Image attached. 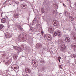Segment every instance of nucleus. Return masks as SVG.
<instances>
[{"label": "nucleus", "mask_w": 76, "mask_h": 76, "mask_svg": "<svg viewBox=\"0 0 76 76\" xmlns=\"http://www.w3.org/2000/svg\"><path fill=\"white\" fill-rule=\"evenodd\" d=\"M45 37L46 39H47L48 41H51V39H52V38H51V35L49 34H45Z\"/></svg>", "instance_id": "f257e3e1"}, {"label": "nucleus", "mask_w": 76, "mask_h": 76, "mask_svg": "<svg viewBox=\"0 0 76 76\" xmlns=\"http://www.w3.org/2000/svg\"><path fill=\"white\" fill-rule=\"evenodd\" d=\"M57 35L60 37L61 36V32L60 31H58L57 32L55 31L54 32L53 36L55 37V36H56Z\"/></svg>", "instance_id": "f03ea898"}, {"label": "nucleus", "mask_w": 76, "mask_h": 76, "mask_svg": "<svg viewBox=\"0 0 76 76\" xmlns=\"http://www.w3.org/2000/svg\"><path fill=\"white\" fill-rule=\"evenodd\" d=\"M32 63H34V64H33V65L34 67H37L38 65V61H34L32 60Z\"/></svg>", "instance_id": "7ed1b4c3"}, {"label": "nucleus", "mask_w": 76, "mask_h": 76, "mask_svg": "<svg viewBox=\"0 0 76 76\" xmlns=\"http://www.w3.org/2000/svg\"><path fill=\"white\" fill-rule=\"evenodd\" d=\"M53 24L54 26H59V22L57 20H54L53 22Z\"/></svg>", "instance_id": "20e7f679"}, {"label": "nucleus", "mask_w": 76, "mask_h": 76, "mask_svg": "<svg viewBox=\"0 0 76 76\" xmlns=\"http://www.w3.org/2000/svg\"><path fill=\"white\" fill-rule=\"evenodd\" d=\"M65 49L66 46L65 45L63 44L62 45V46L61 48V51H64V50H65Z\"/></svg>", "instance_id": "39448f33"}, {"label": "nucleus", "mask_w": 76, "mask_h": 76, "mask_svg": "<svg viewBox=\"0 0 76 76\" xmlns=\"http://www.w3.org/2000/svg\"><path fill=\"white\" fill-rule=\"evenodd\" d=\"M11 37L10 34L8 32H7L5 34V37L7 38H9Z\"/></svg>", "instance_id": "423d86ee"}, {"label": "nucleus", "mask_w": 76, "mask_h": 76, "mask_svg": "<svg viewBox=\"0 0 76 76\" xmlns=\"http://www.w3.org/2000/svg\"><path fill=\"white\" fill-rule=\"evenodd\" d=\"M25 71L26 73H30L31 72V71L30 70V69L28 68H26L25 69Z\"/></svg>", "instance_id": "0eeeda50"}, {"label": "nucleus", "mask_w": 76, "mask_h": 76, "mask_svg": "<svg viewBox=\"0 0 76 76\" xmlns=\"http://www.w3.org/2000/svg\"><path fill=\"white\" fill-rule=\"evenodd\" d=\"M18 67V68H19V66H18V65L14 64L13 65L11 66V68L12 69H13V67H14V69H17V67Z\"/></svg>", "instance_id": "6e6552de"}, {"label": "nucleus", "mask_w": 76, "mask_h": 76, "mask_svg": "<svg viewBox=\"0 0 76 76\" xmlns=\"http://www.w3.org/2000/svg\"><path fill=\"white\" fill-rule=\"evenodd\" d=\"M48 31L50 33H52L53 32V28H49L48 29Z\"/></svg>", "instance_id": "1a4fd4ad"}, {"label": "nucleus", "mask_w": 76, "mask_h": 76, "mask_svg": "<svg viewBox=\"0 0 76 76\" xmlns=\"http://www.w3.org/2000/svg\"><path fill=\"white\" fill-rule=\"evenodd\" d=\"M36 47H42V45L40 44H37L36 45Z\"/></svg>", "instance_id": "9d476101"}, {"label": "nucleus", "mask_w": 76, "mask_h": 76, "mask_svg": "<svg viewBox=\"0 0 76 76\" xmlns=\"http://www.w3.org/2000/svg\"><path fill=\"white\" fill-rule=\"evenodd\" d=\"M6 21V19L5 18H3L1 20L2 23H5Z\"/></svg>", "instance_id": "9b49d317"}, {"label": "nucleus", "mask_w": 76, "mask_h": 76, "mask_svg": "<svg viewBox=\"0 0 76 76\" xmlns=\"http://www.w3.org/2000/svg\"><path fill=\"white\" fill-rule=\"evenodd\" d=\"M18 16L19 15L18 14H15L13 15L14 18H19Z\"/></svg>", "instance_id": "f8f14e48"}, {"label": "nucleus", "mask_w": 76, "mask_h": 76, "mask_svg": "<svg viewBox=\"0 0 76 76\" xmlns=\"http://www.w3.org/2000/svg\"><path fill=\"white\" fill-rule=\"evenodd\" d=\"M65 40L66 42H70V38L69 37H66L65 39Z\"/></svg>", "instance_id": "ddd939ff"}, {"label": "nucleus", "mask_w": 76, "mask_h": 76, "mask_svg": "<svg viewBox=\"0 0 76 76\" xmlns=\"http://www.w3.org/2000/svg\"><path fill=\"white\" fill-rule=\"evenodd\" d=\"M67 29H66L67 30H70L71 29V28H72L71 27V26L70 25H69V26H68L67 27Z\"/></svg>", "instance_id": "4468645a"}, {"label": "nucleus", "mask_w": 76, "mask_h": 76, "mask_svg": "<svg viewBox=\"0 0 76 76\" xmlns=\"http://www.w3.org/2000/svg\"><path fill=\"white\" fill-rule=\"evenodd\" d=\"M69 19H70V20H72V21H73V20H74V18L71 16H69Z\"/></svg>", "instance_id": "2eb2a0df"}, {"label": "nucleus", "mask_w": 76, "mask_h": 76, "mask_svg": "<svg viewBox=\"0 0 76 76\" xmlns=\"http://www.w3.org/2000/svg\"><path fill=\"white\" fill-rule=\"evenodd\" d=\"M3 27H4V26H3V25L0 24V30H1V29H2Z\"/></svg>", "instance_id": "dca6fc26"}, {"label": "nucleus", "mask_w": 76, "mask_h": 76, "mask_svg": "<svg viewBox=\"0 0 76 76\" xmlns=\"http://www.w3.org/2000/svg\"><path fill=\"white\" fill-rule=\"evenodd\" d=\"M18 28H19V29H20V31H22V27H21L19 25L18 26Z\"/></svg>", "instance_id": "f3484780"}, {"label": "nucleus", "mask_w": 76, "mask_h": 76, "mask_svg": "<svg viewBox=\"0 0 76 76\" xmlns=\"http://www.w3.org/2000/svg\"><path fill=\"white\" fill-rule=\"evenodd\" d=\"M18 50L19 51H21V50H22V48H21V47L18 48Z\"/></svg>", "instance_id": "a211bd4d"}, {"label": "nucleus", "mask_w": 76, "mask_h": 76, "mask_svg": "<svg viewBox=\"0 0 76 76\" xmlns=\"http://www.w3.org/2000/svg\"><path fill=\"white\" fill-rule=\"evenodd\" d=\"M14 48L15 50H18V47L17 46H14Z\"/></svg>", "instance_id": "6ab92c4d"}, {"label": "nucleus", "mask_w": 76, "mask_h": 76, "mask_svg": "<svg viewBox=\"0 0 76 76\" xmlns=\"http://www.w3.org/2000/svg\"><path fill=\"white\" fill-rule=\"evenodd\" d=\"M46 69V67H45V66H43V67L42 68V70H45Z\"/></svg>", "instance_id": "aec40b11"}, {"label": "nucleus", "mask_w": 76, "mask_h": 76, "mask_svg": "<svg viewBox=\"0 0 76 76\" xmlns=\"http://www.w3.org/2000/svg\"><path fill=\"white\" fill-rule=\"evenodd\" d=\"M17 57H18V56H17V55H15L14 56V58L15 59V60H16L17 59Z\"/></svg>", "instance_id": "412c9836"}, {"label": "nucleus", "mask_w": 76, "mask_h": 76, "mask_svg": "<svg viewBox=\"0 0 76 76\" xmlns=\"http://www.w3.org/2000/svg\"><path fill=\"white\" fill-rule=\"evenodd\" d=\"M40 62L41 63H42V64H43V63H45V62H44V60H41L40 61Z\"/></svg>", "instance_id": "4be33fe9"}, {"label": "nucleus", "mask_w": 76, "mask_h": 76, "mask_svg": "<svg viewBox=\"0 0 76 76\" xmlns=\"http://www.w3.org/2000/svg\"><path fill=\"white\" fill-rule=\"evenodd\" d=\"M41 11L42 13H45V11H44V9L42 8L41 10Z\"/></svg>", "instance_id": "5701e85b"}, {"label": "nucleus", "mask_w": 76, "mask_h": 76, "mask_svg": "<svg viewBox=\"0 0 76 76\" xmlns=\"http://www.w3.org/2000/svg\"><path fill=\"white\" fill-rule=\"evenodd\" d=\"M32 24L33 25L35 24V21L33 20V21L32 22Z\"/></svg>", "instance_id": "b1692460"}, {"label": "nucleus", "mask_w": 76, "mask_h": 76, "mask_svg": "<svg viewBox=\"0 0 76 76\" xmlns=\"http://www.w3.org/2000/svg\"><path fill=\"white\" fill-rule=\"evenodd\" d=\"M73 38L74 39H75V40H76V37L75 36H74L73 37Z\"/></svg>", "instance_id": "393cba45"}, {"label": "nucleus", "mask_w": 76, "mask_h": 76, "mask_svg": "<svg viewBox=\"0 0 76 76\" xmlns=\"http://www.w3.org/2000/svg\"><path fill=\"white\" fill-rule=\"evenodd\" d=\"M23 6L24 7H26H26H27L26 5L25 4H23Z\"/></svg>", "instance_id": "a878e982"}, {"label": "nucleus", "mask_w": 76, "mask_h": 76, "mask_svg": "<svg viewBox=\"0 0 76 76\" xmlns=\"http://www.w3.org/2000/svg\"><path fill=\"white\" fill-rule=\"evenodd\" d=\"M22 39H23V41H26V38H22Z\"/></svg>", "instance_id": "bb28decb"}, {"label": "nucleus", "mask_w": 76, "mask_h": 76, "mask_svg": "<svg viewBox=\"0 0 76 76\" xmlns=\"http://www.w3.org/2000/svg\"><path fill=\"white\" fill-rule=\"evenodd\" d=\"M73 57L75 58L76 57V55L75 54H73Z\"/></svg>", "instance_id": "cd10ccee"}, {"label": "nucleus", "mask_w": 76, "mask_h": 76, "mask_svg": "<svg viewBox=\"0 0 76 76\" xmlns=\"http://www.w3.org/2000/svg\"><path fill=\"white\" fill-rule=\"evenodd\" d=\"M15 0H11L12 2H15Z\"/></svg>", "instance_id": "c85d7f7f"}, {"label": "nucleus", "mask_w": 76, "mask_h": 76, "mask_svg": "<svg viewBox=\"0 0 76 76\" xmlns=\"http://www.w3.org/2000/svg\"><path fill=\"white\" fill-rule=\"evenodd\" d=\"M63 6H64V7H66V5L64 4H63Z\"/></svg>", "instance_id": "c756f323"}, {"label": "nucleus", "mask_w": 76, "mask_h": 76, "mask_svg": "<svg viewBox=\"0 0 76 76\" xmlns=\"http://www.w3.org/2000/svg\"><path fill=\"white\" fill-rule=\"evenodd\" d=\"M61 43H62V44H63V40H62L61 41Z\"/></svg>", "instance_id": "7c9ffc66"}, {"label": "nucleus", "mask_w": 76, "mask_h": 76, "mask_svg": "<svg viewBox=\"0 0 76 76\" xmlns=\"http://www.w3.org/2000/svg\"><path fill=\"white\" fill-rule=\"evenodd\" d=\"M21 47H22V48H24V45H22L21 46Z\"/></svg>", "instance_id": "2f4dec72"}, {"label": "nucleus", "mask_w": 76, "mask_h": 76, "mask_svg": "<svg viewBox=\"0 0 76 76\" xmlns=\"http://www.w3.org/2000/svg\"><path fill=\"white\" fill-rule=\"evenodd\" d=\"M73 47H74V48H75L76 47V46L75 45H74Z\"/></svg>", "instance_id": "473e14b6"}, {"label": "nucleus", "mask_w": 76, "mask_h": 76, "mask_svg": "<svg viewBox=\"0 0 76 76\" xmlns=\"http://www.w3.org/2000/svg\"><path fill=\"white\" fill-rule=\"evenodd\" d=\"M75 6L76 7V2H75L74 4Z\"/></svg>", "instance_id": "72a5a7b5"}, {"label": "nucleus", "mask_w": 76, "mask_h": 76, "mask_svg": "<svg viewBox=\"0 0 76 76\" xmlns=\"http://www.w3.org/2000/svg\"><path fill=\"white\" fill-rule=\"evenodd\" d=\"M41 33H42V34H43V32H42V31H41Z\"/></svg>", "instance_id": "f704fd0d"}, {"label": "nucleus", "mask_w": 76, "mask_h": 76, "mask_svg": "<svg viewBox=\"0 0 76 76\" xmlns=\"http://www.w3.org/2000/svg\"><path fill=\"white\" fill-rule=\"evenodd\" d=\"M9 0H7L6 1H5L6 3H7V1H9Z\"/></svg>", "instance_id": "c9c22d12"}, {"label": "nucleus", "mask_w": 76, "mask_h": 76, "mask_svg": "<svg viewBox=\"0 0 76 76\" xmlns=\"http://www.w3.org/2000/svg\"><path fill=\"white\" fill-rule=\"evenodd\" d=\"M9 0H7L6 1H5L6 3H7V1H9Z\"/></svg>", "instance_id": "e433bc0d"}, {"label": "nucleus", "mask_w": 76, "mask_h": 76, "mask_svg": "<svg viewBox=\"0 0 76 76\" xmlns=\"http://www.w3.org/2000/svg\"><path fill=\"white\" fill-rule=\"evenodd\" d=\"M6 2H5L4 3V4H6Z\"/></svg>", "instance_id": "4c0bfd02"}, {"label": "nucleus", "mask_w": 76, "mask_h": 76, "mask_svg": "<svg viewBox=\"0 0 76 76\" xmlns=\"http://www.w3.org/2000/svg\"><path fill=\"white\" fill-rule=\"evenodd\" d=\"M59 58H60H60H61L60 57H59L58 58V59H59Z\"/></svg>", "instance_id": "58836bf2"}, {"label": "nucleus", "mask_w": 76, "mask_h": 76, "mask_svg": "<svg viewBox=\"0 0 76 76\" xmlns=\"http://www.w3.org/2000/svg\"><path fill=\"white\" fill-rule=\"evenodd\" d=\"M12 69L13 70H14V71H15V70L14 69Z\"/></svg>", "instance_id": "ea45409f"}, {"label": "nucleus", "mask_w": 76, "mask_h": 76, "mask_svg": "<svg viewBox=\"0 0 76 76\" xmlns=\"http://www.w3.org/2000/svg\"><path fill=\"white\" fill-rule=\"evenodd\" d=\"M1 15H2V14H1Z\"/></svg>", "instance_id": "a19ab883"}, {"label": "nucleus", "mask_w": 76, "mask_h": 76, "mask_svg": "<svg viewBox=\"0 0 76 76\" xmlns=\"http://www.w3.org/2000/svg\"><path fill=\"white\" fill-rule=\"evenodd\" d=\"M59 61L60 62V60H59Z\"/></svg>", "instance_id": "79ce46f5"}, {"label": "nucleus", "mask_w": 76, "mask_h": 76, "mask_svg": "<svg viewBox=\"0 0 76 76\" xmlns=\"http://www.w3.org/2000/svg\"><path fill=\"white\" fill-rule=\"evenodd\" d=\"M37 34V35L38 34Z\"/></svg>", "instance_id": "37998d69"}]
</instances>
